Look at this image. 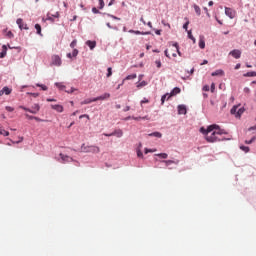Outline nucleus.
I'll return each mask as SVG.
<instances>
[{"mask_svg":"<svg viewBox=\"0 0 256 256\" xmlns=\"http://www.w3.org/2000/svg\"><path fill=\"white\" fill-rule=\"evenodd\" d=\"M215 130H216V133L218 135H227V132H225V130L221 129L219 127V125H217V124L210 125V126H208L207 129L201 127L200 128V133H206V134L207 133H213V131H215Z\"/></svg>","mask_w":256,"mask_h":256,"instance_id":"1","label":"nucleus"},{"mask_svg":"<svg viewBox=\"0 0 256 256\" xmlns=\"http://www.w3.org/2000/svg\"><path fill=\"white\" fill-rule=\"evenodd\" d=\"M81 151L82 153H94V154H97V153H100L101 152V149L98 147V146H94V145H85L83 144L81 146Z\"/></svg>","mask_w":256,"mask_h":256,"instance_id":"2","label":"nucleus"},{"mask_svg":"<svg viewBox=\"0 0 256 256\" xmlns=\"http://www.w3.org/2000/svg\"><path fill=\"white\" fill-rule=\"evenodd\" d=\"M205 135V139L208 143H216V141H222L223 139L219 138V134H217V130H213V132L209 135V133H202Z\"/></svg>","mask_w":256,"mask_h":256,"instance_id":"3","label":"nucleus"},{"mask_svg":"<svg viewBox=\"0 0 256 256\" xmlns=\"http://www.w3.org/2000/svg\"><path fill=\"white\" fill-rule=\"evenodd\" d=\"M231 115H235L237 119H241V115L245 113V108L240 106H233L230 110Z\"/></svg>","mask_w":256,"mask_h":256,"instance_id":"4","label":"nucleus"},{"mask_svg":"<svg viewBox=\"0 0 256 256\" xmlns=\"http://www.w3.org/2000/svg\"><path fill=\"white\" fill-rule=\"evenodd\" d=\"M61 63V57H59V55L52 56V65H55L56 67H61Z\"/></svg>","mask_w":256,"mask_h":256,"instance_id":"5","label":"nucleus"},{"mask_svg":"<svg viewBox=\"0 0 256 256\" xmlns=\"http://www.w3.org/2000/svg\"><path fill=\"white\" fill-rule=\"evenodd\" d=\"M59 155L62 160V163H71V162L75 161V160H73V158L71 156L65 155L63 153H60Z\"/></svg>","mask_w":256,"mask_h":256,"instance_id":"6","label":"nucleus"},{"mask_svg":"<svg viewBox=\"0 0 256 256\" xmlns=\"http://www.w3.org/2000/svg\"><path fill=\"white\" fill-rule=\"evenodd\" d=\"M16 23H17L19 29H21V30L25 29L26 31L29 30V27H27V24L23 22V19L18 18L16 20Z\"/></svg>","mask_w":256,"mask_h":256,"instance_id":"7","label":"nucleus"},{"mask_svg":"<svg viewBox=\"0 0 256 256\" xmlns=\"http://www.w3.org/2000/svg\"><path fill=\"white\" fill-rule=\"evenodd\" d=\"M225 15H227V17H229L230 19H234L235 18V10H233L229 7H225Z\"/></svg>","mask_w":256,"mask_h":256,"instance_id":"8","label":"nucleus"},{"mask_svg":"<svg viewBox=\"0 0 256 256\" xmlns=\"http://www.w3.org/2000/svg\"><path fill=\"white\" fill-rule=\"evenodd\" d=\"M229 55H232L234 59H241V50L234 49L229 53Z\"/></svg>","mask_w":256,"mask_h":256,"instance_id":"9","label":"nucleus"},{"mask_svg":"<svg viewBox=\"0 0 256 256\" xmlns=\"http://www.w3.org/2000/svg\"><path fill=\"white\" fill-rule=\"evenodd\" d=\"M110 97H111V94L104 93L103 95L94 98V101H105V99H109Z\"/></svg>","mask_w":256,"mask_h":256,"instance_id":"10","label":"nucleus"},{"mask_svg":"<svg viewBox=\"0 0 256 256\" xmlns=\"http://www.w3.org/2000/svg\"><path fill=\"white\" fill-rule=\"evenodd\" d=\"M51 109H54V111H57V113H63L64 108L63 105H59V104H55V105H51Z\"/></svg>","mask_w":256,"mask_h":256,"instance_id":"11","label":"nucleus"},{"mask_svg":"<svg viewBox=\"0 0 256 256\" xmlns=\"http://www.w3.org/2000/svg\"><path fill=\"white\" fill-rule=\"evenodd\" d=\"M41 109V106H39V104H34L32 106V109H30V113H32L33 115H37V113H39Z\"/></svg>","mask_w":256,"mask_h":256,"instance_id":"12","label":"nucleus"},{"mask_svg":"<svg viewBox=\"0 0 256 256\" xmlns=\"http://www.w3.org/2000/svg\"><path fill=\"white\" fill-rule=\"evenodd\" d=\"M179 93H181V88L175 87L168 96V99H171V97H175V95H179Z\"/></svg>","mask_w":256,"mask_h":256,"instance_id":"13","label":"nucleus"},{"mask_svg":"<svg viewBox=\"0 0 256 256\" xmlns=\"http://www.w3.org/2000/svg\"><path fill=\"white\" fill-rule=\"evenodd\" d=\"M178 114L179 115H187V107L185 105L178 106Z\"/></svg>","mask_w":256,"mask_h":256,"instance_id":"14","label":"nucleus"},{"mask_svg":"<svg viewBox=\"0 0 256 256\" xmlns=\"http://www.w3.org/2000/svg\"><path fill=\"white\" fill-rule=\"evenodd\" d=\"M110 135H113V137L121 138L123 137V130L121 129L114 130L112 133H110Z\"/></svg>","mask_w":256,"mask_h":256,"instance_id":"15","label":"nucleus"},{"mask_svg":"<svg viewBox=\"0 0 256 256\" xmlns=\"http://www.w3.org/2000/svg\"><path fill=\"white\" fill-rule=\"evenodd\" d=\"M162 163H165L166 167H169V165H179V160H164Z\"/></svg>","mask_w":256,"mask_h":256,"instance_id":"16","label":"nucleus"},{"mask_svg":"<svg viewBox=\"0 0 256 256\" xmlns=\"http://www.w3.org/2000/svg\"><path fill=\"white\" fill-rule=\"evenodd\" d=\"M7 56V46L3 45L2 46V52L0 53V59H3Z\"/></svg>","mask_w":256,"mask_h":256,"instance_id":"17","label":"nucleus"},{"mask_svg":"<svg viewBox=\"0 0 256 256\" xmlns=\"http://www.w3.org/2000/svg\"><path fill=\"white\" fill-rule=\"evenodd\" d=\"M86 45H88L89 48H90L91 50H93L94 47H97V42L88 40V41H86Z\"/></svg>","mask_w":256,"mask_h":256,"instance_id":"18","label":"nucleus"},{"mask_svg":"<svg viewBox=\"0 0 256 256\" xmlns=\"http://www.w3.org/2000/svg\"><path fill=\"white\" fill-rule=\"evenodd\" d=\"M89 103H95V98L93 99H86L80 103V105H89Z\"/></svg>","mask_w":256,"mask_h":256,"instance_id":"19","label":"nucleus"},{"mask_svg":"<svg viewBox=\"0 0 256 256\" xmlns=\"http://www.w3.org/2000/svg\"><path fill=\"white\" fill-rule=\"evenodd\" d=\"M193 8H194L196 15L200 16L201 15V7H199V5H197V4H194Z\"/></svg>","mask_w":256,"mask_h":256,"instance_id":"20","label":"nucleus"},{"mask_svg":"<svg viewBox=\"0 0 256 256\" xmlns=\"http://www.w3.org/2000/svg\"><path fill=\"white\" fill-rule=\"evenodd\" d=\"M149 137H157L158 139H161V137H163V134H161L160 132H153L149 134Z\"/></svg>","mask_w":256,"mask_h":256,"instance_id":"21","label":"nucleus"},{"mask_svg":"<svg viewBox=\"0 0 256 256\" xmlns=\"http://www.w3.org/2000/svg\"><path fill=\"white\" fill-rule=\"evenodd\" d=\"M131 79H137V74L128 75V76L123 80V83H124L125 81H131Z\"/></svg>","mask_w":256,"mask_h":256,"instance_id":"22","label":"nucleus"},{"mask_svg":"<svg viewBox=\"0 0 256 256\" xmlns=\"http://www.w3.org/2000/svg\"><path fill=\"white\" fill-rule=\"evenodd\" d=\"M219 75H224L223 70L219 69V70H216L215 72H212V77H217Z\"/></svg>","mask_w":256,"mask_h":256,"instance_id":"23","label":"nucleus"},{"mask_svg":"<svg viewBox=\"0 0 256 256\" xmlns=\"http://www.w3.org/2000/svg\"><path fill=\"white\" fill-rule=\"evenodd\" d=\"M132 119H134V121H141V119L149 121V116H144V117H135V116H133Z\"/></svg>","mask_w":256,"mask_h":256,"instance_id":"24","label":"nucleus"},{"mask_svg":"<svg viewBox=\"0 0 256 256\" xmlns=\"http://www.w3.org/2000/svg\"><path fill=\"white\" fill-rule=\"evenodd\" d=\"M2 91H3V93L5 94V95H11V89L9 88V87H7V86H5L3 89H2Z\"/></svg>","mask_w":256,"mask_h":256,"instance_id":"25","label":"nucleus"},{"mask_svg":"<svg viewBox=\"0 0 256 256\" xmlns=\"http://www.w3.org/2000/svg\"><path fill=\"white\" fill-rule=\"evenodd\" d=\"M156 157H159L160 159H167V157H169V155L167 153H159V154H155Z\"/></svg>","mask_w":256,"mask_h":256,"instance_id":"26","label":"nucleus"},{"mask_svg":"<svg viewBox=\"0 0 256 256\" xmlns=\"http://www.w3.org/2000/svg\"><path fill=\"white\" fill-rule=\"evenodd\" d=\"M169 93H167V94H164L163 96H162V98H161V103H162V105L165 103V100L167 99V101H169Z\"/></svg>","mask_w":256,"mask_h":256,"instance_id":"27","label":"nucleus"},{"mask_svg":"<svg viewBox=\"0 0 256 256\" xmlns=\"http://www.w3.org/2000/svg\"><path fill=\"white\" fill-rule=\"evenodd\" d=\"M199 47L200 49H205V40L203 38L199 40Z\"/></svg>","mask_w":256,"mask_h":256,"instance_id":"28","label":"nucleus"},{"mask_svg":"<svg viewBox=\"0 0 256 256\" xmlns=\"http://www.w3.org/2000/svg\"><path fill=\"white\" fill-rule=\"evenodd\" d=\"M0 135H3L4 137H9V131L0 128Z\"/></svg>","mask_w":256,"mask_h":256,"instance_id":"29","label":"nucleus"},{"mask_svg":"<svg viewBox=\"0 0 256 256\" xmlns=\"http://www.w3.org/2000/svg\"><path fill=\"white\" fill-rule=\"evenodd\" d=\"M173 47L175 48L174 51H176V53H178V55L181 56V52L179 51V44H178L177 42H175V43L173 44Z\"/></svg>","mask_w":256,"mask_h":256,"instance_id":"30","label":"nucleus"},{"mask_svg":"<svg viewBox=\"0 0 256 256\" xmlns=\"http://www.w3.org/2000/svg\"><path fill=\"white\" fill-rule=\"evenodd\" d=\"M244 77H256V72H247Z\"/></svg>","mask_w":256,"mask_h":256,"instance_id":"31","label":"nucleus"},{"mask_svg":"<svg viewBox=\"0 0 256 256\" xmlns=\"http://www.w3.org/2000/svg\"><path fill=\"white\" fill-rule=\"evenodd\" d=\"M188 37L191 39V41H193V43H196L195 37L191 33V30L188 31Z\"/></svg>","mask_w":256,"mask_h":256,"instance_id":"32","label":"nucleus"},{"mask_svg":"<svg viewBox=\"0 0 256 256\" xmlns=\"http://www.w3.org/2000/svg\"><path fill=\"white\" fill-rule=\"evenodd\" d=\"M55 85L56 87H58V89H61V90L65 89V85H63V83L56 82Z\"/></svg>","mask_w":256,"mask_h":256,"instance_id":"33","label":"nucleus"},{"mask_svg":"<svg viewBox=\"0 0 256 256\" xmlns=\"http://www.w3.org/2000/svg\"><path fill=\"white\" fill-rule=\"evenodd\" d=\"M35 29H36V31H37V34H38V35H41V25L36 24V25H35Z\"/></svg>","mask_w":256,"mask_h":256,"instance_id":"34","label":"nucleus"},{"mask_svg":"<svg viewBox=\"0 0 256 256\" xmlns=\"http://www.w3.org/2000/svg\"><path fill=\"white\" fill-rule=\"evenodd\" d=\"M241 151H244V153H249V147L248 146H240Z\"/></svg>","mask_w":256,"mask_h":256,"instance_id":"35","label":"nucleus"},{"mask_svg":"<svg viewBox=\"0 0 256 256\" xmlns=\"http://www.w3.org/2000/svg\"><path fill=\"white\" fill-rule=\"evenodd\" d=\"M255 140H256V137L253 136V137L251 138V140H246L245 143H246V145H251V143H253Z\"/></svg>","mask_w":256,"mask_h":256,"instance_id":"36","label":"nucleus"},{"mask_svg":"<svg viewBox=\"0 0 256 256\" xmlns=\"http://www.w3.org/2000/svg\"><path fill=\"white\" fill-rule=\"evenodd\" d=\"M186 23L183 25V29H185V31H187L188 27H189V18H185Z\"/></svg>","mask_w":256,"mask_h":256,"instance_id":"37","label":"nucleus"},{"mask_svg":"<svg viewBox=\"0 0 256 256\" xmlns=\"http://www.w3.org/2000/svg\"><path fill=\"white\" fill-rule=\"evenodd\" d=\"M70 47H71V49H75V47H77V40H73V41L70 43Z\"/></svg>","mask_w":256,"mask_h":256,"instance_id":"38","label":"nucleus"},{"mask_svg":"<svg viewBox=\"0 0 256 256\" xmlns=\"http://www.w3.org/2000/svg\"><path fill=\"white\" fill-rule=\"evenodd\" d=\"M37 87H40L42 89V91H47V86L43 85V84H36Z\"/></svg>","mask_w":256,"mask_h":256,"instance_id":"39","label":"nucleus"},{"mask_svg":"<svg viewBox=\"0 0 256 256\" xmlns=\"http://www.w3.org/2000/svg\"><path fill=\"white\" fill-rule=\"evenodd\" d=\"M146 85H147V82L142 81V82H140V83L137 85V87H138V89H139V88H141V87H145Z\"/></svg>","mask_w":256,"mask_h":256,"instance_id":"40","label":"nucleus"},{"mask_svg":"<svg viewBox=\"0 0 256 256\" xmlns=\"http://www.w3.org/2000/svg\"><path fill=\"white\" fill-rule=\"evenodd\" d=\"M108 73H107V77H111V75H113V69L111 67H109L107 69Z\"/></svg>","mask_w":256,"mask_h":256,"instance_id":"41","label":"nucleus"},{"mask_svg":"<svg viewBox=\"0 0 256 256\" xmlns=\"http://www.w3.org/2000/svg\"><path fill=\"white\" fill-rule=\"evenodd\" d=\"M6 111H8L9 113H13V111H15V108L11 106H6Z\"/></svg>","mask_w":256,"mask_h":256,"instance_id":"42","label":"nucleus"},{"mask_svg":"<svg viewBox=\"0 0 256 256\" xmlns=\"http://www.w3.org/2000/svg\"><path fill=\"white\" fill-rule=\"evenodd\" d=\"M98 2L100 5L99 9H103V7H105V2L103 0H98Z\"/></svg>","mask_w":256,"mask_h":256,"instance_id":"43","label":"nucleus"},{"mask_svg":"<svg viewBox=\"0 0 256 256\" xmlns=\"http://www.w3.org/2000/svg\"><path fill=\"white\" fill-rule=\"evenodd\" d=\"M77 55H79V50L74 49V50L72 51V57H77Z\"/></svg>","mask_w":256,"mask_h":256,"instance_id":"44","label":"nucleus"},{"mask_svg":"<svg viewBox=\"0 0 256 256\" xmlns=\"http://www.w3.org/2000/svg\"><path fill=\"white\" fill-rule=\"evenodd\" d=\"M155 65L157 66L158 69H161V60H156Z\"/></svg>","mask_w":256,"mask_h":256,"instance_id":"45","label":"nucleus"},{"mask_svg":"<svg viewBox=\"0 0 256 256\" xmlns=\"http://www.w3.org/2000/svg\"><path fill=\"white\" fill-rule=\"evenodd\" d=\"M79 119H90L88 114H83L79 116Z\"/></svg>","mask_w":256,"mask_h":256,"instance_id":"46","label":"nucleus"},{"mask_svg":"<svg viewBox=\"0 0 256 256\" xmlns=\"http://www.w3.org/2000/svg\"><path fill=\"white\" fill-rule=\"evenodd\" d=\"M13 37H14L13 32L8 31V32H7V38H8V39H13Z\"/></svg>","mask_w":256,"mask_h":256,"instance_id":"47","label":"nucleus"},{"mask_svg":"<svg viewBox=\"0 0 256 256\" xmlns=\"http://www.w3.org/2000/svg\"><path fill=\"white\" fill-rule=\"evenodd\" d=\"M108 17H111V19H115L116 21H121V18H119L117 16H113L111 14H108Z\"/></svg>","mask_w":256,"mask_h":256,"instance_id":"48","label":"nucleus"},{"mask_svg":"<svg viewBox=\"0 0 256 256\" xmlns=\"http://www.w3.org/2000/svg\"><path fill=\"white\" fill-rule=\"evenodd\" d=\"M20 109H23V111H28V113H31V109H29L25 106H20Z\"/></svg>","mask_w":256,"mask_h":256,"instance_id":"49","label":"nucleus"},{"mask_svg":"<svg viewBox=\"0 0 256 256\" xmlns=\"http://www.w3.org/2000/svg\"><path fill=\"white\" fill-rule=\"evenodd\" d=\"M75 91H77V89L70 88V90H66V93H75Z\"/></svg>","mask_w":256,"mask_h":256,"instance_id":"50","label":"nucleus"},{"mask_svg":"<svg viewBox=\"0 0 256 256\" xmlns=\"http://www.w3.org/2000/svg\"><path fill=\"white\" fill-rule=\"evenodd\" d=\"M25 117H26L27 119H30V120L35 119V116H31V115H29V114H25Z\"/></svg>","mask_w":256,"mask_h":256,"instance_id":"51","label":"nucleus"},{"mask_svg":"<svg viewBox=\"0 0 256 256\" xmlns=\"http://www.w3.org/2000/svg\"><path fill=\"white\" fill-rule=\"evenodd\" d=\"M162 25H165L166 27H169V29H171V24L165 23V20H162Z\"/></svg>","mask_w":256,"mask_h":256,"instance_id":"52","label":"nucleus"},{"mask_svg":"<svg viewBox=\"0 0 256 256\" xmlns=\"http://www.w3.org/2000/svg\"><path fill=\"white\" fill-rule=\"evenodd\" d=\"M92 13L97 15V13H99V10L96 7H94L92 8Z\"/></svg>","mask_w":256,"mask_h":256,"instance_id":"53","label":"nucleus"},{"mask_svg":"<svg viewBox=\"0 0 256 256\" xmlns=\"http://www.w3.org/2000/svg\"><path fill=\"white\" fill-rule=\"evenodd\" d=\"M141 105H143V103H149V99H147V98H144L143 100H141Z\"/></svg>","mask_w":256,"mask_h":256,"instance_id":"54","label":"nucleus"},{"mask_svg":"<svg viewBox=\"0 0 256 256\" xmlns=\"http://www.w3.org/2000/svg\"><path fill=\"white\" fill-rule=\"evenodd\" d=\"M34 121L41 122V121H43V119H41V118H39V117H37V116H34Z\"/></svg>","mask_w":256,"mask_h":256,"instance_id":"55","label":"nucleus"},{"mask_svg":"<svg viewBox=\"0 0 256 256\" xmlns=\"http://www.w3.org/2000/svg\"><path fill=\"white\" fill-rule=\"evenodd\" d=\"M137 156H138V157H143V152H141V150H138Z\"/></svg>","mask_w":256,"mask_h":256,"instance_id":"56","label":"nucleus"},{"mask_svg":"<svg viewBox=\"0 0 256 256\" xmlns=\"http://www.w3.org/2000/svg\"><path fill=\"white\" fill-rule=\"evenodd\" d=\"M202 89L203 91H209V85H205Z\"/></svg>","mask_w":256,"mask_h":256,"instance_id":"57","label":"nucleus"},{"mask_svg":"<svg viewBox=\"0 0 256 256\" xmlns=\"http://www.w3.org/2000/svg\"><path fill=\"white\" fill-rule=\"evenodd\" d=\"M131 110V107H129V106H126L125 108H124V112L125 113H127V111H130Z\"/></svg>","mask_w":256,"mask_h":256,"instance_id":"58","label":"nucleus"},{"mask_svg":"<svg viewBox=\"0 0 256 256\" xmlns=\"http://www.w3.org/2000/svg\"><path fill=\"white\" fill-rule=\"evenodd\" d=\"M244 93H251V90L249 88H244Z\"/></svg>","mask_w":256,"mask_h":256,"instance_id":"59","label":"nucleus"},{"mask_svg":"<svg viewBox=\"0 0 256 256\" xmlns=\"http://www.w3.org/2000/svg\"><path fill=\"white\" fill-rule=\"evenodd\" d=\"M211 91H212V93H213V91H215V83L211 84Z\"/></svg>","mask_w":256,"mask_h":256,"instance_id":"60","label":"nucleus"},{"mask_svg":"<svg viewBox=\"0 0 256 256\" xmlns=\"http://www.w3.org/2000/svg\"><path fill=\"white\" fill-rule=\"evenodd\" d=\"M30 95H32V97H39V93H30Z\"/></svg>","mask_w":256,"mask_h":256,"instance_id":"61","label":"nucleus"},{"mask_svg":"<svg viewBox=\"0 0 256 256\" xmlns=\"http://www.w3.org/2000/svg\"><path fill=\"white\" fill-rule=\"evenodd\" d=\"M164 53H165V56H166V57L171 58V57L169 56V51H168V50H165Z\"/></svg>","mask_w":256,"mask_h":256,"instance_id":"62","label":"nucleus"},{"mask_svg":"<svg viewBox=\"0 0 256 256\" xmlns=\"http://www.w3.org/2000/svg\"><path fill=\"white\" fill-rule=\"evenodd\" d=\"M235 69H241V64H236Z\"/></svg>","mask_w":256,"mask_h":256,"instance_id":"63","label":"nucleus"},{"mask_svg":"<svg viewBox=\"0 0 256 256\" xmlns=\"http://www.w3.org/2000/svg\"><path fill=\"white\" fill-rule=\"evenodd\" d=\"M207 63H209V61L204 60L203 63H201V65H207Z\"/></svg>","mask_w":256,"mask_h":256,"instance_id":"64","label":"nucleus"}]
</instances>
